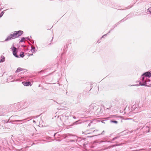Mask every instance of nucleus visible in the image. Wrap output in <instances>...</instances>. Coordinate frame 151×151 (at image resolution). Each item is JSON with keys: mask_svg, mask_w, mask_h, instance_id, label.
Masks as SVG:
<instances>
[{"mask_svg": "<svg viewBox=\"0 0 151 151\" xmlns=\"http://www.w3.org/2000/svg\"><path fill=\"white\" fill-rule=\"evenodd\" d=\"M88 143V142H87L84 143L83 144V146L84 147L86 146V145Z\"/></svg>", "mask_w": 151, "mask_h": 151, "instance_id": "31", "label": "nucleus"}, {"mask_svg": "<svg viewBox=\"0 0 151 151\" xmlns=\"http://www.w3.org/2000/svg\"><path fill=\"white\" fill-rule=\"evenodd\" d=\"M99 42V43H100V42H99V41L97 42Z\"/></svg>", "mask_w": 151, "mask_h": 151, "instance_id": "45", "label": "nucleus"}, {"mask_svg": "<svg viewBox=\"0 0 151 151\" xmlns=\"http://www.w3.org/2000/svg\"><path fill=\"white\" fill-rule=\"evenodd\" d=\"M91 125V123H90L88 125V126L90 127Z\"/></svg>", "mask_w": 151, "mask_h": 151, "instance_id": "37", "label": "nucleus"}, {"mask_svg": "<svg viewBox=\"0 0 151 151\" xmlns=\"http://www.w3.org/2000/svg\"><path fill=\"white\" fill-rule=\"evenodd\" d=\"M78 121H76L73 123V124H78Z\"/></svg>", "mask_w": 151, "mask_h": 151, "instance_id": "32", "label": "nucleus"}, {"mask_svg": "<svg viewBox=\"0 0 151 151\" xmlns=\"http://www.w3.org/2000/svg\"><path fill=\"white\" fill-rule=\"evenodd\" d=\"M25 38V39H26L27 40H30V38H29L28 37H27Z\"/></svg>", "mask_w": 151, "mask_h": 151, "instance_id": "33", "label": "nucleus"}, {"mask_svg": "<svg viewBox=\"0 0 151 151\" xmlns=\"http://www.w3.org/2000/svg\"><path fill=\"white\" fill-rule=\"evenodd\" d=\"M33 55V54H30L29 53H28V56H30Z\"/></svg>", "mask_w": 151, "mask_h": 151, "instance_id": "35", "label": "nucleus"}, {"mask_svg": "<svg viewBox=\"0 0 151 151\" xmlns=\"http://www.w3.org/2000/svg\"><path fill=\"white\" fill-rule=\"evenodd\" d=\"M50 1H52V0H50Z\"/></svg>", "mask_w": 151, "mask_h": 151, "instance_id": "48", "label": "nucleus"}, {"mask_svg": "<svg viewBox=\"0 0 151 151\" xmlns=\"http://www.w3.org/2000/svg\"><path fill=\"white\" fill-rule=\"evenodd\" d=\"M13 107L15 108V110H19L22 107V104L21 103L15 104L13 105Z\"/></svg>", "mask_w": 151, "mask_h": 151, "instance_id": "8", "label": "nucleus"}, {"mask_svg": "<svg viewBox=\"0 0 151 151\" xmlns=\"http://www.w3.org/2000/svg\"><path fill=\"white\" fill-rule=\"evenodd\" d=\"M132 110H136V105H133L132 107Z\"/></svg>", "mask_w": 151, "mask_h": 151, "instance_id": "25", "label": "nucleus"}, {"mask_svg": "<svg viewBox=\"0 0 151 151\" xmlns=\"http://www.w3.org/2000/svg\"><path fill=\"white\" fill-rule=\"evenodd\" d=\"M92 112H94L96 115H99L102 113V110L100 106L92 104L89 106V109L87 112L89 113Z\"/></svg>", "mask_w": 151, "mask_h": 151, "instance_id": "1", "label": "nucleus"}, {"mask_svg": "<svg viewBox=\"0 0 151 151\" xmlns=\"http://www.w3.org/2000/svg\"><path fill=\"white\" fill-rule=\"evenodd\" d=\"M23 33V32L22 30L15 31L9 35L5 39L4 41H7L12 39H16L21 36Z\"/></svg>", "mask_w": 151, "mask_h": 151, "instance_id": "2", "label": "nucleus"}, {"mask_svg": "<svg viewBox=\"0 0 151 151\" xmlns=\"http://www.w3.org/2000/svg\"><path fill=\"white\" fill-rule=\"evenodd\" d=\"M14 78V76H10L7 79L6 82H9L13 81L12 80Z\"/></svg>", "mask_w": 151, "mask_h": 151, "instance_id": "13", "label": "nucleus"}, {"mask_svg": "<svg viewBox=\"0 0 151 151\" xmlns=\"http://www.w3.org/2000/svg\"><path fill=\"white\" fill-rule=\"evenodd\" d=\"M25 39V37H22L21 40H20V42H24V40Z\"/></svg>", "mask_w": 151, "mask_h": 151, "instance_id": "26", "label": "nucleus"}, {"mask_svg": "<svg viewBox=\"0 0 151 151\" xmlns=\"http://www.w3.org/2000/svg\"><path fill=\"white\" fill-rule=\"evenodd\" d=\"M111 30H112V29L110 30V31L109 32H108V33L107 34H105L104 35H103L102 36V37L101 38H101H103V37H104V36H106L107 35V34H108V33H110V31H111Z\"/></svg>", "mask_w": 151, "mask_h": 151, "instance_id": "24", "label": "nucleus"}, {"mask_svg": "<svg viewBox=\"0 0 151 151\" xmlns=\"http://www.w3.org/2000/svg\"><path fill=\"white\" fill-rule=\"evenodd\" d=\"M151 128V121L147 123L145 126L142 128L144 133H147L150 132V129Z\"/></svg>", "mask_w": 151, "mask_h": 151, "instance_id": "3", "label": "nucleus"}, {"mask_svg": "<svg viewBox=\"0 0 151 151\" xmlns=\"http://www.w3.org/2000/svg\"><path fill=\"white\" fill-rule=\"evenodd\" d=\"M147 78L142 75L139 81V85L147 86Z\"/></svg>", "mask_w": 151, "mask_h": 151, "instance_id": "4", "label": "nucleus"}, {"mask_svg": "<svg viewBox=\"0 0 151 151\" xmlns=\"http://www.w3.org/2000/svg\"><path fill=\"white\" fill-rule=\"evenodd\" d=\"M73 118H74V119H76V117L75 116H73Z\"/></svg>", "mask_w": 151, "mask_h": 151, "instance_id": "41", "label": "nucleus"}, {"mask_svg": "<svg viewBox=\"0 0 151 151\" xmlns=\"http://www.w3.org/2000/svg\"><path fill=\"white\" fill-rule=\"evenodd\" d=\"M128 18H127L126 17H125L123 18V19H122L121 20H120L119 22H118L116 23L115 24L114 26V28H115V27H116L118 24H119L121 22H123L124 21H126L127 19Z\"/></svg>", "mask_w": 151, "mask_h": 151, "instance_id": "11", "label": "nucleus"}, {"mask_svg": "<svg viewBox=\"0 0 151 151\" xmlns=\"http://www.w3.org/2000/svg\"><path fill=\"white\" fill-rule=\"evenodd\" d=\"M116 115H111L110 116V118H113V117H116Z\"/></svg>", "mask_w": 151, "mask_h": 151, "instance_id": "29", "label": "nucleus"}, {"mask_svg": "<svg viewBox=\"0 0 151 151\" xmlns=\"http://www.w3.org/2000/svg\"><path fill=\"white\" fill-rule=\"evenodd\" d=\"M140 129V128H137V129Z\"/></svg>", "mask_w": 151, "mask_h": 151, "instance_id": "43", "label": "nucleus"}, {"mask_svg": "<svg viewBox=\"0 0 151 151\" xmlns=\"http://www.w3.org/2000/svg\"><path fill=\"white\" fill-rule=\"evenodd\" d=\"M25 70V69H24L21 68L19 67L17 69V70L15 72L16 73H18L21 71L24 70Z\"/></svg>", "mask_w": 151, "mask_h": 151, "instance_id": "15", "label": "nucleus"}, {"mask_svg": "<svg viewBox=\"0 0 151 151\" xmlns=\"http://www.w3.org/2000/svg\"><path fill=\"white\" fill-rule=\"evenodd\" d=\"M99 42V43H100V42H99V41L97 42Z\"/></svg>", "mask_w": 151, "mask_h": 151, "instance_id": "44", "label": "nucleus"}, {"mask_svg": "<svg viewBox=\"0 0 151 151\" xmlns=\"http://www.w3.org/2000/svg\"><path fill=\"white\" fill-rule=\"evenodd\" d=\"M111 107V106H109V107H107L106 108V109H110Z\"/></svg>", "mask_w": 151, "mask_h": 151, "instance_id": "30", "label": "nucleus"}, {"mask_svg": "<svg viewBox=\"0 0 151 151\" xmlns=\"http://www.w3.org/2000/svg\"><path fill=\"white\" fill-rule=\"evenodd\" d=\"M8 124L6 123H4V122L3 121H1L0 122V129H9V127H6L5 126H8Z\"/></svg>", "mask_w": 151, "mask_h": 151, "instance_id": "7", "label": "nucleus"}, {"mask_svg": "<svg viewBox=\"0 0 151 151\" xmlns=\"http://www.w3.org/2000/svg\"><path fill=\"white\" fill-rule=\"evenodd\" d=\"M32 49L31 50V52L33 53V52H35V47H31Z\"/></svg>", "mask_w": 151, "mask_h": 151, "instance_id": "21", "label": "nucleus"}, {"mask_svg": "<svg viewBox=\"0 0 151 151\" xmlns=\"http://www.w3.org/2000/svg\"><path fill=\"white\" fill-rule=\"evenodd\" d=\"M24 52H20V54H19L20 56L22 58L24 56Z\"/></svg>", "mask_w": 151, "mask_h": 151, "instance_id": "20", "label": "nucleus"}, {"mask_svg": "<svg viewBox=\"0 0 151 151\" xmlns=\"http://www.w3.org/2000/svg\"><path fill=\"white\" fill-rule=\"evenodd\" d=\"M6 10H5V11H3L0 14V18L3 15L4 13V12Z\"/></svg>", "mask_w": 151, "mask_h": 151, "instance_id": "23", "label": "nucleus"}, {"mask_svg": "<svg viewBox=\"0 0 151 151\" xmlns=\"http://www.w3.org/2000/svg\"><path fill=\"white\" fill-rule=\"evenodd\" d=\"M33 122H35V121L34 120H33Z\"/></svg>", "mask_w": 151, "mask_h": 151, "instance_id": "42", "label": "nucleus"}, {"mask_svg": "<svg viewBox=\"0 0 151 151\" xmlns=\"http://www.w3.org/2000/svg\"><path fill=\"white\" fill-rule=\"evenodd\" d=\"M120 9V10H124V9Z\"/></svg>", "mask_w": 151, "mask_h": 151, "instance_id": "40", "label": "nucleus"}, {"mask_svg": "<svg viewBox=\"0 0 151 151\" xmlns=\"http://www.w3.org/2000/svg\"><path fill=\"white\" fill-rule=\"evenodd\" d=\"M147 12H150V13L151 14V7L147 9Z\"/></svg>", "mask_w": 151, "mask_h": 151, "instance_id": "28", "label": "nucleus"}, {"mask_svg": "<svg viewBox=\"0 0 151 151\" xmlns=\"http://www.w3.org/2000/svg\"><path fill=\"white\" fill-rule=\"evenodd\" d=\"M6 111V110L2 107H0V116L2 115Z\"/></svg>", "mask_w": 151, "mask_h": 151, "instance_id": "10", "label": "nucleus"}, {"mask_svg": "<svg viewBox=\"0 0 151 151\" xmlns=\"http://www.w3.org/2000/svg\"><path fill=\"white\" fill-rule=\"evenodd\" d=\"M99 42V43H100V42H99V41L97 42Z\"/></svg>", "mask_w": 151, "mask_h": 151, "instance_id": "46", "label": "nucleus"}, {"mask_svg": "<svg viewBox=\"0 0 151 151\" xmlns=\"http://www.w3.org/2000/svg\"><path fill=\"white\" fill-rule=\"evenodd\" d=\"M63 137L64 138H69L70 137V136L68 134V135L67 134H64L63 135Z\"/></svg>", "mask_w": 151, "mask_h": 151, "instance_id": "19", "label": "nucleus"}, {"mask_svg": "<svg viewBox=\"0 0 151 151\" xmlns=\"http://www.w3.org/2000/svg\"><path fill=\"white\" fill-rule=\"evenodd\" d=\"M74 141L73 140H72L71 141Z\"/></svg>", "mask_w": 151, "mask_h": 151, "instance_id": "47", "label": "nucleus"}, {"mask_svg": "<svg viewBox=\"0 0 151 151\" xmlns=\"http://www.w3.org/2000/svg\"><path fill=\"white\" fill-rule=\"evenodd\" d=\"M22 83L23 85H24L25 86H28L29 85L31 86V83L30 81H27V82H22Z\"/></svg>", "mask_w": 151, "mask_h": 151, "instance_id": "14", "label": "nucleus"}, {"mask_svg": "<svg viewBox=\"0 0 151 151\" xmlns=\"http://www.w3.org/2000/svg\"><path fill=\"white\" fill-rule=\"evenodd\" d=\"M18 122H21V121H18V120H12L10 122L12 124H16L17 123H18Z\"/></svg>", "mask_w": 151, "mask_h": 151, "instance_id": "17", "label": "nucleus"}, {"mask_svg": "<svg viewBox=\"0 0 151 151\" xmlns=\"http://www.w3.org/2000/svg\"><path fill=\"white\" fill-rule=\"evenodd\" d=\"M57 133H55V134H54V136H55V135H56Z\"/></svg>", "mask_w": 151, "mask_h": 151, "instance_id": "39", "label": "nucleus"}, {"mask_svg": "<svg viewBox=\"0 0 151 151\" xmlns=\"http://www.w3.org/2000/svg\"><path fill=\"white\" fill-rule=\"evenodd\" d=\"M98 130H94L93 131V133H94L95 132H96V133L95 134H93V135H92V136H88V137H93L94 136H97V135H99L101 134H103L104 133V131H103L101 134L97 133V132H98Z\"/></svg>", "mask_w": 151, "mask_h": 151, "instance_id": "9", "label": "nucleus"}, {"mask_svg": "<svg viewBox=\"0 0 151 151\" xmlns=\"http://www.w3.org/2000/svg\"><path fill=\"white\" fill-rule=\"evenodd\" d=\"M60 118L63 122L65 123V124H69L68 120V116H66L65 114H63L60 115Z\"/></svg>", "mask_w": 151, "mask_h": 151, "instance_id": "5", "label": "nucleus"}, {"mask_svg": "<svg viewBox=\"0 0 151 151\" xmlns=\"http://www.w3.org/2000/svg\"><path fill=\"white\" fill-rule=\"evenodd\" d=\"M28 119H29V118H26V119H22V120H18V121H21V122H18V123L19 124H21L23 123V121H24Z\"/></svg>", "mask_w": 151, "mask_h": 151, "instance_id": "18", "label": "nucleus"}, {"mask_svg": "<svg viewBox=\"0 0 151 151\" xmlns=\"http://www.w3.org/2000/svg\"><path fill=\"white\" fill-rule=\"evenodd\" d=\"M11 49L13 52V54L14 55L16 58H19V57L17 54V50L16 47H14L13 45V47L11 48Z\"/></svg>", "mask_w": 151, "mask_h": 151, "instance_id": "6", "label": "nucleus"}, {"mask_svg": "<svg viewBox=\"0 0 151 151\" xmlns=\"http://www.w3.org/2000/svg\"><path fill=\"white\" fill-rule=\"evenodd\" d=\"M119 137H115L114 138L112 139V140L111 141V142L112 141H114V140L115 139H117V138H119Z\"/></svg>", "mask_w": 151, "mask_h": 151, "instance_id": "27", "label": "nucleus"}, {"mask_svg": "<svg viewBox=\"0 0 151 151\" xmlns=\"http://www.w3.org/2000/svg\"><path fill=\"white\" fill-rule=\"evenodd\" d=\"M83 133L84 134H89V133H85V132H83Z\"/></svg>", "mask_w": 151, "mask_h": 151, "instance_id": "36", "label": "nucleus"}, {"mask_svg": "<svg viewBox=\"0 0 151 151\" xmlns=\"http://www.w3.org/2000/svg\"><path fill=\"white\" fill-rule=\"evenodd\" d=\"M144 150V149H140L139 150H135V151H140V150Z\"/></svg>", "mask_w": 151, "mask_h": 151, "instance_id": "34", "label": "nucleus"}, {"mask_svg": "<svg viewBox=\"0 0 151 151\" xmlns=\"http://www.w3.org/2000/svg\"><path fill=\"white\" fill-rule=\"evenodd\" d=\"M143 75L147 78V77L150 78L151 77V73L149 72H147L142 74Z\"/></svg>", "mask_w": 151, "mask_h": 151, "instance_id": "12", "label": "nucleus"}, {"mask_svg": "<svg viewBox=\"0 0 151 151\" xmlns=\"http://www.w3.org/2000/svg\"><path fill=\"white\" fill-rule=\"evenodd\" d=\"M110 122L111 123H114L116 124L118 123V122L115 120H111L110 121Z\"/></svg>", "mask_w": 151, "mask_h": 151, "instance_id": "22", "label": "nucleus"}, {"mask_svg": "<svg viewBox=\"0 0 151 151\" xmlns=\"http://www.w3.org/2000/svg\"><path fill=\"white\" fill-rule=\"evenodd\" d=\"M0 60V63L3 62L5 61V57L3 55H1Z\"/></svg>", "mask_w": 151, "mask_h": 151, "instance_id": "16", "label": "nucleus"}, {"mask_svg": "<svg viewBox=\"0 0 151 151\" xmlns=\"http://www.w3.org/2000/svg\"><path fill=\"white\" fill-rule=\"evenodd\" d=\"M133 86H138V85H137V84H136V85H133Z\"/></svg>", "mask_w": 151, "mask_h": 151, "instance_id": "38", "label": "nucleus"}]
</instances>
